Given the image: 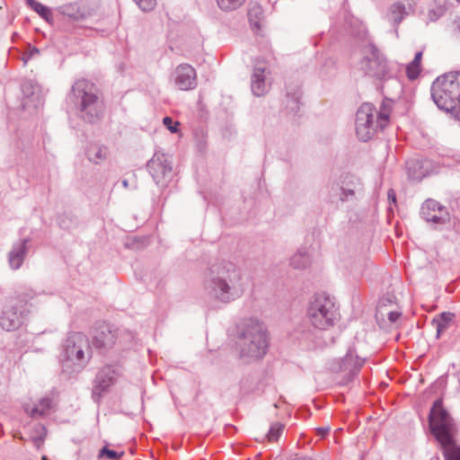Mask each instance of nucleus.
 Listing matches in <instances>:
<instances>
[{
  "instance_id": "1",
  "label": "nucleus",
  "mask_w": 460,
  "mask_h": 460,
  "mask_svg": "<svg viewBox=\"0 0 460 460\" xmlns=\"http://www.w3.org/2000/svg\"><path fill=\"white\" fill-rule=\"evenodd\" d=\"M206 296L217 303L229 304L244 292L242 270L234 262L220 261L211 265L203 281Z\"/></svg>"
},
{
  "instance_id": "2",
  "label": "nucleus",
  "mask_w": 460,
  "mask_h": 460,
  "mask_svg": "<svg viewBox=\"0 0 460 460\" xmlns=\"http://www.w3.org/2000/svg\"><path fill=\"white\" fill-rule=\"evenodd\" d=\"M235 345L241 358H261L269 347L266 327L255 318L243 319L236 327Z\"/></svg>"
},
{
  "instance_id": "3",
  "label": "nucleus",
  "mask_w": 460,
  "mask_h": 460,
  "mask_svg": "<svg viewBox=\"0 0 460 460\" xmlns=\"http://www.w3.org/2000/svg\"><path fill=\"white\" fill-rule=\"evenodd\" d=\"M92 356L88 337L82 332H72L66 337L61 348L62 369L69 375L77 374L88 365Z\"/></svg>"
},
{
  "instance_id": "4",
  "label": "nucleus",
  "mask_w": 460,
  "mask_h": 460,
  "mask_svg": "<svg viewBox=\"0 0 460 460\" xmlns=\"http://www.w3.org/2000/svg\"><path fill=\"white\" fill-rule=\"evenodd\" d=\"M68 101L79 111L80 117L93 123L102 114V104L97 96L95 85L88 80L80 79L75 82L68 94Z\"/></svg>"
},
{
  "instance_id": "5",
  "label": "nucleus",
  "mask_w": 460,
  "mask_h": 460,
  "mask_svg": "<svg viewBox=\"0 0 460 460\" xmlns=\"http://www.w3.org/2000/svg\"><path fill=\"white\" fill-rule=\"evenodd\" d=\"M390 107L382 103L380 111H376L374 105L363 103L356 113V134L360 141L370 140L378 129H383L388 123Z\"/></svg>"
},
{
  "instance_id": "6",
  "label": "nucleus",
  "mask_w": 460,
  "mask_h": 460,
  "mask_svg": "<svg viewBox=\"0 0 460 460\" xmlns=\"http://www.w3.org/2000/svg\"><path fill=\"white\" fill-rule=\"evenodd\" d=\"M339 315V308L334 299L325 293L314 295L306 310L308 321L319 330H327L333 326Z\"/></svg>"
},
{
  "instance_id": "7",
  "label": "nucleus",
  "mask_w": 460,
  "mask_h": 460,
  "mask_svg": "<svg viewBox=\"0 0 460 460\" xmlns=\"http://www.w3.org/2000/svg\"><path fill=\"white\" fill-rule=\"evenodd\" d=\"M431 97L438 109L449 111L460 97V71L438 76L431 85Z\"/></svg>"
},
{
  "instance_id": "8",
  "label": "nucleus",
  "mask_w": 460,
  "mask_h": 460,
  "mask_svg": "<svg viewBox=\"0 0 460 460\" xmlns=\"http://www.w3.org/2000/svg\"><path fill=\"white\" fill-rule=\"evenodd\" d=\"M429 420L431 432L438 441L453 437L454 422L440 399L434 402Z\"/></svg>"
},
{
  "instance_id": "9",
  "label": "nucleus",
  "mask_w": 460,
  "mask_h": 460,
  "mask_svg": "<svg viewBox=\"0 0 460 460\" xmlns=\"http://www.w3.org/2000/svg\"><path fill=\"white\" fill-rule=\"evenodd\" d=\"M26 305L27 301L24 298L11 299L0 317L1 327L7 332L18 329L23 323L28 314Z\"/></svg>"
},
{
  "instance_id": "10",
  "label": "nucleus",
  "mask_w": 460,
  "mask_h": 460,
  "mask_svg": "<svg viewBox=\"0 0 460 460\" xmlns=\"http://www.w3.org/2000/svg\"><path fill=\"white\" fill-rule=\"evenodd\" d=\"M147 169L154 181L160 188H165L172 178V166L169 156L156 152L148 161Z\"/></svg>"
},
{
  "instance_id": "11",
  "label": "nucleus",
  "mask_w": 460,
  "mask_h": 460,
  "mask_svg": "<svg viewBox=\"0 0 460 460\" xmlns=\"http://www.w3.org/2000/svg\"><path fill=\"white\" fill-rule=\"evenodd\" d=\"M121 376L119 368L116 366L106 365L96 374L92 391L93 400L99 403L103 395L113 386Z\"/></svg>"
},
{
  "instance_id": "12",
  "label": "nucleus",
  "mask_w": 460,
  "mask_h": 460,
  "mask_svg": "<svg viewBox=\"0 0 460 460\" xmlns=\"http://www.w3.org/2000/svg\"><path fill=\"white\" fill-rule=\"evenodd\" d=\"M363 192V184L360 179L353 174L342 176L341 186L332 183L330 187V199L339 197L341 202L351 201L357 199L358 194Z\"/></svg>"
},
{
  "instance_id": "13",
  "label": "nucleus",
  "mask_w": 460,
  "mask_h": 460,
  "mask_svg": "<svg viewBox=\"0 0 460 460\" xmlns=\"http://www.w3.org/2000/svg\"><path fill=\"white\" fill-rule=\"evenodd\" d=\"M370 56L365 57L360 65L367 75L379 80L385 79L388 75V66L385 58L380 53L374 44L367 46Z\"/></svg>"
},
{
  "instance_id": "14",
  "label": "nucleus",
  "mask_w": 460,
  "mask_h": 460,
  "mask_svg": "<svg viewBox=\"0 0 460 460\" xmlns=\"http://www.w3.org/2000/svg\"><path fill=\"white\" fill-rule=\"evenodd\" d=\"M172 81L178 90H192L198 84L196 70L189 64H181L172 74Z\"/></svg>"
},
{
  "instance_id": "15",
  "label": "nucleus",
  "mask_w": 460,
  "mask_h": 460,
  "mask_svg": "<svg viewBox=\"0 0 460 460\" xmlns=\"http://www.w3.org/2000/svg\"><path fill=\"white\" fill-rule=\"evenodd\" d=\"M420 216L426 222L435 225L445 224L449 220L447 208L432 199H428L422 204Z\"/></svg>"
},
{
  "instance_id": "16",
  "label": "nucleus",
  "mask_w": 460,
  "mask_h": 460,
  "mask_svg": "<svg viewBox=\"0 0 460 460\" xmlns=\"http://www.w3.org/2000/svg\"><path fill=\"white\" fill-rule=\"evenodd\" d=\"M366 359L359 358L355 349H349L344 358L341 359L340 370L343 373L345 382L351 381L357 376L363 367Z\"/></svg>"
},
{
  "instance_id": "17",
  "label": "nucleus",
  "mask_w": 460,
  "mask_h": 460,
  "mask_svg": "<svg viewBox=\"0 0 460 460\" xmlns=\"http://www.w3.org/2000/svg\"><path fill=\"white\" fill-rule=\"evenodd\" d=\"M268 67L264 62L258 61L254 66L251 77V89L255 96L264 95L270 89L267 81Z\"/></svg>"
},
{
  "instance_id": "18",
  "label": "nucleus",
  "mask_w": 460,
  "mask_h": 460,
  "mask_svg": "<svg viewBox=\"0 0 460 460\" xmlns=\"http://www.w3.org/2000/svg\"><path fill=\"white\" fill-rule=\"evenodd\" d=\"M28 243L29 239L25 238L13 243L8 254L9 265L13 270L22 266L28 252Z\"/></svg>"
},
{
  "instance_id": "19",
  "label": "nucleus",
  "mask_w": 460,
  "mask_h": 460,
  "mask_svg": "<svg viewBox=\"0 0 460 460\" xmlns=\"http://www.w3.org/2000/svg\"><path fill=\"white\" fill-rule=\"evenodd\" d=\"M54 406V399L51 395L40 398L34 405H26L24 410L31 418L38 419L48 415Z\"/></svg>"
},
{
  "instance_id": "20",
  "label": "nucleus",
  "mask_w": 460,
  "mask_h": 460,
  "mask_svg": "<svg viewBox=\"0 0 460 460\" xmlns=\"http://www.w3.org/2000/svg\"><path fill=\"white\" fill-rule=\"evenodd\" d=\"M93 345L97 349H105L112 346L115 343V333L111 331L110 326L102 325L93 336Z\"/></svg>"
},
{
  "instance_id": "21",
  "label": "nucleus",
  "mask_w": 460,
  "mask_h": 460,
  "mask_svg": "<svg viewBox=\"0 0 460 460\" xmlns=\"http://www.w3.org/2000/svg\"><path fill=\"white\" fill-rule=\"evenodd\" d=\"M58 12L73 20H83L88 15L85 8L79 3H70L58 7Z\"/></svg>"
},
{
  "instance_id": "22",
  "label": "nucleus",
  "mask_w": 460,
  "mask_h": 460,
  "mask_svg": "<svg viewBox=\"0 0 460 460\" xmlns=\"http://www.w3.org/2000/svg\"><path fill=\"white\" fill-rule=\"evenodd\" d=\"M445 460H460V447L456 444L454 437L438 441Z\"/></svg>"
},
{
  "instance_id": "23",
  "label": "nucleus",
  "mask_w": 460,
  "mask_h": 460,
  "mask_svg": "<svg viewBox=\"0 0 460 460\" xmlns=\"http://www.w3.org/2000/svg\"><path fill=\"white\" fill-rule=\"evenodd\" d=\"M312 263V254L307 249H299L291 258L290 265L294 269L304 270Z\"/></svg>"
},
{
  "instance_id": "24",
  "label": "nucleus",
  "mask_w": 460,
  "mask_h": 460,
  "mask_svg": "<svg viewBox=\"0 0 460 460\" xmlns=\"http://www.w3.org/2000/svg\"><path fill=\"white\" fill-rule=\"evenodd\" d=\"M455 318V314L443 312L432 320V324L437 330L436 337L438 339L449 327Z\"/></svg>"
},
{
  "instance_id": "25",
  "label": "nucleus",
  "mask_w": 460,
  "mask_h": 460,
  "mask_svg": "<svg viewBox=\"0 0 460 460\" xmlns=\"http://www.w3.org/2000/svg\"><path fill=\"white\" fill-rule=\"evenodd\" d=\"M107 147L97 143L91 144L86 149V155L89 161L96 164L104 161L107 157Z\"/></svg>"
},
{
  "instance_id": "26",
  "label": "nucleus",
  "mask_w": 460,
  "mask_h": 460,
  "mask_svg": "<svg viewBox=\"0 0 460 460\" xmlns=\"http://www.w3.org/2000/svg\"><path fill=\"white\" fill-rule=\"evenodd\" d=\"M26 4L37 13L48 23L52 24L54 22L53 13L49 7L37 2L36 0H25Z\"/></svg>"
},
{
  "instance_id": "27",
  "label": "nucleus",
  "mask_w": 460,
  "mask_h": 460,
  "mask_svg": "<svg viewBox=\"0 0 460 460\" xmlns=\"http://www.w3.org/2000/svg\"><path fill=\"white\" fill-rule=\"evenodd\" d=\"M406 168L409 178L415 181H420L426 176V171L423 169L422 162L418 159L407 161Z\"/></svg>"
},
{
  "instance_id": "28",
  "label": "nucleus",
  "mask_w": 460,
  "mask_h": 460,
  "mask_svg": "<svg viewBox=\"0 0 460 460\" xmlns=\"http://www.w3.org/2000/svg\"><path fill=\"white\" fill-rule=\"evenodd\" d=\"M407 14L405 4L399 1L394 3L390 8V19L394 24H399Z\"/></svg>"
},
{
  "instance_id": "29",
  "label": "nucleus",
  "mask_w": 460,
  "mask_h": 460,
  "mask_svg": "<svg viewBox=\"0 0 460 460\" xmlns=\"http://www.w3.org/2000/svg\"><path fill=\"white\" fill-rule=\"evenodd\" d=\"M449 6L448 0H434V7L429 11L432 20H437L443 16Z\"/></svg>"
},
{
  "instance_id": "30",
  "label": "nucleus",
  "mask_w": 460,
  "mask_h": 460,
  "mask_svg": "<svg viewBox=\"0 0 460 460\" xmlns=\"http://www.w3.org/2000/svg\"><path fill=\"white\" fill-rule=\"evenodd\" d=\"M46 435H47V429H46L45 426L40 423H37L32 428L31 438L33 441V444L37 447H40L42 445Z\"/></svg>"
},
{
  "instance_id": "31",
  "label": "nucleus",
  "mask_w": 460,
  "mask_h": 460,
  "mask_svg": "<svg viewBox=\"0 0 460 460\" xmlns=\"http://www.w3.org/2000/svg\"><path fill=\"white\" fill-rule=\"evenodd\" d=\"M285 429V424L276 421L270 424L267 438L270 442L278 441Z\"/></svg>"
},
{
  "instance_id": "32",
  "label": "nucleus",
  "mask_w": 460,
  "mask_h": 460,
  "mask_svg": "<svg viewBox=\"0 0 460 460\" xmlns=\"http://www.w3.org/2000/svg\"><path fill=\"white\" fill-rule=\"evenodd\" d=\"M218 7L224 12H232L240 8L246 0H216Z\"/></svg>"
},
{
  "instance_id": "33",
  "label": "nucleus",
  "mask_w": 460,
  "mask_h": 460,
  "mask_svg": "<svg viewBox=\"0 0 460 460\" xmlns=\"http://www.w3.org/2000/svg\"><path fill=\"white\" fill-rule=\"evenodd\" d=\"M261 13V10L260 7H253L250 9L248 15H249V21L251 25L255 29H260V19L258 17V14Z\"/></svg>"
},
{
  "instance_id": "34",
  "label": "nucleus",
  "mask_w": 460,
  "mask_h": 460,
  "mask_svg": "<svg viewBox=\"0 0 460 460\" xmlns=\"http://www.w3.org/2000/svg\"><path fill=\"white\" fill-rule=\"evenodd\" d=\"M288 109L293 112H297L300 108V95L294 93L291 96L288 94Z\"/></svg>"
},
{
  "instance_id": "35",
  "label": "nucleus",
  "mask_w": 460,
  "mask_h": 460,
  "mask_svg": "<svg viewBox=\"0 0 460 460\" xmlns=\"http://www.w3.org/2000/svg\"><path fill=\"white\" fill-rule=\"evenodd\" d=\"M123 456V453H119L115 450H111L107 448L106 447H102L99 452V457L106 456L109 459L111 460H117L119 459Z\"/></svg>"
},
{
  "instance_id": "36",
  "label": "nucleus",
  "mask_w": 460,
  "mask_h": 460,
  "mask_svg": "<svg viewBox=\"0 0 460 460\" xmlns=\"http://www.w3.org/2000/svg\"><path fill=\"white\" fill-rule=\"evenodd\" d=\"M420 73V66L416 65L411 62L410 64H408V66L406 67V74H407V77L410 80H415L419 76Z\"/></svg>"
},
{
  "instance_id": "37",
  "label": "nucleus",
  "mask_w": 460,
  "mask_h": 460,
  "mask_svg": "<svg viewBox=\"0 0 460 460\" xmlns=\"http://www.w3.org/2000/svg\"><path fill=\"white\" fill-rule=\"evenodd\" d=\"M144 12L152 11L156 5V0H133Z\"/></svg>"
},
{
  "instance_id": "38",
  "label": "nucleus",
  "mask_w": 460,
  "mask_h": 460,
  "mask_svg": "<svg viewBox=\"0 0 460 460\" xmlns=\"http://www.w3.org/2000/svg\"><path fill=\"white\" fill-rule=\"evenodd\" d=\"M164 125L172 132L176 133L179 128V122L174 121L171 117H164L163 119Z\"/></svg>"
},
{
  "instance_id": "39",
  "label": "nucleus",
  "mask_w": 460,
  "mask_h": 460,
  "mask_svg": "<svg viewBox=\"0 0 460 460\" xmlns=\"http://www.w3.org/2000/svg\"><path fill=\"white\" fill-rule=\"evenodd\" d=\"M401 316V313L397 311H391L388 313V319L391 323H395Z\"/></svg>"
},
{
  "instance_id": "40",
  "label": "nucleus",
  "mask_w": 460,
  "mask_h": 460,
  "mask_svg": "<svg viewBox=\"0 0 460 460\" xmlns=\"http://www.w3.org/2000/svg\"><path fill=\"white\" fill-rule=\"evenodd\" d=\"M387 198L390 203L396 204V195L393 189H390L387 192Z\"/></svg>"
},
{
  "instance_id": "41",
  "label": "nucleus",
  "mask_w": 460,
  "mask_h": 460,
  "mask_svg": "<svg viewBox=\"0 0 460 460\" xmlns=\"http://www.w3.org/2000/svg\"><path fill=\"white\" fill-rule=\"evenodd\" d=\"M421 57H422V52L421 51L417 52L415 54L413 60L411 61V63L420 66Z\"/></svg>"
},
{
  "instance_id": "42",
  "label": "nucleus",
  "mask_w": 460,
  "mask_h": 460,
  "mask_svg": "<svg viewBox=\"0 0 460 460\" xmlns=\"http://www.w3.org/2000/svg\"><path fill=\"white\" fill-rule=\"evenodd\" d=\"M454 23L456 25L455 31L460 35V17L456 18Z\"/></svg>"
},
{
  "instance_id": "43",
  "label": "nucleus",
  "mask_w": 460,
  "mask_h": 460,
  "mask_svg": "<svg viewBox=\"0 0 460 460\" xmlns=\"http://www.w3.org/2000/svg\"><path fill=\"white\" fill-rule=\"evenodd\" d=\"M330 430V428H320L318 429V432L319 434H321L322 436H324L326 433H328Z\"/></svg>"
},
{
  "instance_id": "44",
  "label": "nucleus",
  "mask_w": 460,
  "mask_h": 460,
  "mask_svg": "<svg viewBox=\"0 0 460 460\" xmlns=\"http://www.w3.org/2000/svg\"><path fill=\"white\" fill-rule=\"evenodd\" d=\"M351 23H352L351 19L349 21L346 20L344 24H343L344 31H347L349 30V26H350Z\"/></svg>"
},
{
  "instance_id": "45",
  "label": "nucleus",
  "mask_w": 460,
  "mask_h": 460,
  "mask_svg": "<svg viewBox=\"0 0 460 460\" xmlns=\"http://www.w3.org/2000/svg\"><path fill=\"white\" fill-rule=\"evenodd\" d=\"M38 53H39V49L36 48H33L32 49H31L28 58H31L34 54H38Z\"/></svg>"
},
{
  "instance_id": "46",
  "label": "nucleus",
  "mask_w": 460,
  "mask_h": 460,
  "mask_svg": "<svg viewBox=\"0 0 460 460\" xmlns=\"http://www.w3.org/2000/svg\"><path fill=\"white\" fill-rule=\"evenodd\" d=\"M29 86H30V88H32V84L31 83H25L22 85V90L25 91V89H27Z\"/></svg>"
},
{
  "instance_id": "47",
  "label": "nucleus",
  "mask_w": 460,
  "mask_h": 460,
  "mask_svg": "<svg viewBox=\"0 0 460 460\" xmlns=\"http://www.w3.org/2000/svg\"><path fill=\"white\" fill-rule=\"evenodd\" d=\"M291 460H311L310 458H307V457H294L293 459Z\"/></svg>"
},
{
  "instance_id": "48",
  "label": "nucleus",
  "mask_w": 460,
  "mask_h": 460,
  "mask_svg": "<svg viewBox=\"0 0 460 460\" xmlns=\"http://www.w3.org/2000/svg\"><path fill=\"white\" fill-rule=\"evenodd\" d=\"M122 184H123V186H124V187H128V181H127V180H124V181H122Z\"/></svg>"
}]
</instances>
